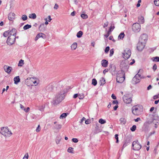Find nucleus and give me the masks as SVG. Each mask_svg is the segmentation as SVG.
<instances>
[{
    "label": "nucleus",
    "instance_id": "35",
    "mask_svg": "<svg viewBox=\"0 0 159 159\" xmlns=\"http://www.w3.org/2000/svg\"><path fill=\"white\" fill-rule=\"evenodd\" d=\"M125 36V34L124 33H121L118 36V39H123Z\"/></svg>",
    "mask_w": 159,
    "mask_h": 159
},
{
    "label": "nucleus",
    "instance_id": "30",
    "mask_svg": "<svg viewBox=\"0 0 159 159\" xmlns=\"http://www.w3.org/2000/svg\"><path fill=\"white\" fill-rule=\"evenodd\" d=\"M101 85H103L106 83L105 80L104 78L102 77L100 79Z\"/></svg>",
    "mask_w": 159,
    "mask_h": 159
},
{
    "label": "nucleus",
    "instance_id": "60",
    "mask_svg": "<svg viewBox=\"0 0 159 159\" xmlns=\"http://www.w3.org/2000/svg\"><path fill=\"white\" fill-rule=\"evenodd\" d=\"M111 97L113 99H116V97L113 94H112Z\"/></svg>",
    "mask_w": 159,
    "mask_h": 159
},
{
    "label": "nucleus",
    "instance_id": "53",
    "mask_svg": "<svg viewBox=\"0 0 159 159\" xmlns=\"http://www.w3.org/2000/svg\"><path fill=\"white\" fill-rule=\"evenodd\" d=\"M118 134H116L115 135V138L116 139V143H118Z\"/></svg>",
    "mask_w": 159,
    "mask_h": 159
},
{
    "label": "nucleus",
    "instance_id": "48",
    "mask_svg": "<svg viewBox=\"0 0 159 159\" xmlns=\"http://www.w3.org/2000/svg\"><path fill=\"white\" fill-rule=\"evenodd\" d=\"M21 18L23 20H25L27 19V16L26 15H24L22 16Z\"/></svg>",
    "mask_w": 159,
    "mask_h": 159
},
{
    "label": "nucleus",
    "instance_id": "15",
    "mask_svg": "<svg viewBox=\"0 0 159 159\" xmlns=\"http://www.w3.org/2000/svg\"><path fill=\"white\" fill-rule=\"evenodd\" d=\"M40 37H41L42 38L44 39L46 38V35L44 34H43V33H39L35 37V41H37L39 38Z\"/></svg>",
    "mask_w": 159,
    "mask_h": 159
},
{
    "label": "nucleus",
    "instance_id": "50",
    "mask_svg": "<svg viewBox=\"0 0 159 159\" xmlns=\"http://www.w3.org/2000/svg\"><path fill=\"white\" fill-rule=\"evenodd\" d=\"M114 53V50L113 49H111L110 51V56L111 57L113 55Z\"/></svg>",
    "mask_w": 159,
    "mask_h": 159
},
{
    "label": "nucleus",
    "instance_id": "26",
    "mask_svg": "<svg viewBox=\"0 0 159 159\" xmlns=\"http://www.w3.org/2000/svg\"><path fill=\"white\" fill-rule=\"evenodd\" d=\"M29 18L32 19H35L36 18V15L35 13H32L30 14L29 15Z\"/></svg>",
    "mask_w": 159,
    "mask_h": 159
},
{
    "label": "nucleus",
    "instance_id": "52",
    "mask_svg": "<svg viewBox=\"0 0 159 159\" xmlns=\"http://www.w3.org/2000/svg\"><path fill=\"white\" fill-rule=\"evenodd\" d=\"M72 141L73 142L75 143H76L78 142V139L76 138H73L72 139Z\"/></svg>",
    "mask_w": 159,
    "mask_h": 159
},
{
    "label": "nucleus",
    "instance_id": "47",
    "mask_svg": "<svg viewBox=\"0 0 159 159\" xmlns=\"http://www.w3.org/2000/svg\"><path fill=\"white\" fill-rule=\"evenodd\" d=\"M154 2L156 6H159V0H154Z\"/></svg>",
    "mask_w": 159,
    "mask_h": 159
},
{
    "label": "nucleus",
    "instance_id": "7",
    "mask_svg": "<svg viewBox=\"0 0 159 159\" xmlns=\"http://www.w3.org/2000/svg\"><path fill=\"white\" fill-rule=\"evenodd\" d=\"M132 146L133 149L134 150H139L141 148V145L138 141H134L132 143Z\"/></svg>",
    "mask_w": 159,
    "mask_h": 159
},
{
    "label": "nucleus",
    "instance_id": "56",
    "mask_svg": "<svg viewBox=\"0 0 159 159\" xmlns=\"http://www.w3.org/2000/svg\"><path fill=\"white\" fill-rule=\"evenodd\" d=\"M157 69V66L156 64H155L153 67V69L154 71H155Z\"/></svg>",
    "mask_w": 159,
    "mask_h": 159
},
{
    "label": "nucleus",
    "instance_id": "9",
    "mask_svg": "<svg viewBox=\"0 0 159 159\" xmlns=\"http://www.w3.org/2000/svg\"><path fill=\"white\" fill-rule=\"evenodd\" d=\"M124 102L126 103H130L132 101V98L131 95L129 94H126L123 97Z\"/></svg>",
    "mask_w": 159,
    "mask_h": 159
},
{
    "label": "nucleus",
    "instance_id": "1",
    "mask_svg": "<svg viewBox=\"0 0 159 159\" xmlns=\"http://www.w3.org/2000/svg\"><path fill=\"white\" fill-rule=\"evenodd\" d=\"M64 92L63 91H61L57 93L52 102V104L56 105L60 103L64 98Z\"/></svg>",
    "mask_w": 159,
    "mask_h": 159
},
{
    "label": "nucleus",
    "instance_id": "27",
    "mask_svg": "<svg viewBox=\"0 0 159 159\" xmlns=\"http://www.w3.org/2000/svg\"><path fill=\"white\" fill-rule=\"evenodd\" d=\"M139 22L141 24H143L144 21V19L143 17L140 16L139 18Z\"/></svg>",
    "mask_w": 159,
    "mask_h": 159
},
{
    "label": "nucleus",
    "instance_id": "51",
    "mask_svg": "<svg viewBox=\"0 0 159 159\" xmlns=\"http://www.w3.org/2000/svg\"><path fill=\"white\" fill-rule=\"evenodd\" d=\"M109 50H110L109 47L108 46L107 47L105 48V52L106 53H107L109 52Z\"/></svg>",
    "mask_w": 159,
    "mask_h": 159
},
{
    "label": "nucleus",
    "instance_id": "12",
    "mask_svg": "<svg viewBox=\"0 0 159 159\" xmlns=\"http://www.w3.org/2000/svg\"><path fill=\"white\" fill-rule=\"evenodd\" d=\"M145 44L139 42L137 44V48L139 51H142L144 48Z\"/></svg>",
    "mask_w": 159,
    "mask_h": 159
},
{
    "label": "nucleus",
    "instance_id": "25",
    "mask_svg": "<svg viewBox=\"0 0 159 159\" xmlns=\"http://www.w3.org/2000/svg\"><path fill=\"white\" fill-rule=\"evenodd\" d=\"M61 139V138L60 136L58 135L57 136L56 139V142L57 144L59 143Z\"/></svg>",
    "mask_w": 159,
    "mask_h": 159
},
{
    "label": "nucleus",
    "instance_id": "23",
    "mask_svg": "<svg viewBox=\"0 0 159 159\" xmlns=\"http://www.w3.org/2000/svg\"><path fill=\"white\" fill-rule=\"evenodd\" d=\"M119 120L121 124L125 125L126 122V120L124 117L121 118Z\"/></svg>",
    "mask_w": 159,
    "mask_h": 159
},
{
    "label": "nucleus",
    "instance_id": "6",
    "mask_svg": "<svg viewBox=\"0 0 159 159\" xmlns=\"http://www.w3.org/2000/svg\"><path fill=\"white\" fill-rule=\"evenodd\" d=\"M131 54L130 50L129 49L126 48L124 52L122 53V56L124 59H127L130 57Z\"/></svg>",
    "mask_w": 159,
    "mask_h": 159
},
{
    "label": "nucleus",
    "instance_id": "13",
    "mask_svg": "<svg viewBox=\"0 0 159 159\" xmlns=\"http://www.w3.org/2000/svg\"><path fill=\"white\" fill-rule=\"evenodd\" d=\"M16 31V30L14 29H12L11 30H8L6 31H5L3 34V36L6 37L7 36H9V35H11V33H13L14 32H15Z\"/></svg>",
    "mask_w": 159,
    "mask_h": 159
},
{
    "label": "nucleus",
    "instance_id": "46",
    "mask_svg": "<svg viewBox=\"0 0 159 159\" xmlns=\"http://www.w3.org/2000/svg\"><path fill=\"white\" fill-rule=\"evenodd\" d=\"M136 129V126L135 125H133L132 127L130 128V130L133 132Z\"/></svg>",
    "mask_w": 159,
    "mask_h": 159
},
{
    "label": "nucleus",
    "instance_id": "59",
    "mask_svg": "<svg viewBox=\"0 0 159 159\" xmlns=\"http://www.w3.org/2000/svg\"><path fill=\"white\" fill-rule=\"evenodd\" d=\"M48 21L49 22H50L52 20V19L51 18V17L50 16H48Z\"/></svg>",
    "mask_w": 159,
    "mask_h": 159
},
{
    "label": "nucleus",
    "instance_id": "18",
    "mask_svg": "<svg viewBox=\"0 0 159 159\" xmlns=\"http://www.w3.org/2000/svg\"><path fill=\"white\" fill-rule=\"evenodd\" d=\"M15 14L12 12L10 13L8 16V18L10 20H12L13 19L15 18Z\"/></svg>",
    "mask_w": 159,
    "mask_h": 159
},
{
    "label": "nucleus",
    "instance_id": "21",
    "mask_svg": "<svg viewBox=\"0 0 159 159\" xmlns=\"http://www.w3.org/2000/svg\"><path fill=\"white\" fill-rule=\"evenodd\" d=\"M14 84H17L18 83L20 82V79L19 76H16L14 77Z\"/></svg>",
    "mask_w": 159,
    "mask_h": 159
},
{
    "label": "nucleus",
    "instance_id": "4",
    "mask_svg": "<svg viewBox=\"0 0 159 159\" xmlns=\"http://www.w3.org/2000/svg\"><path fill=\"white\" fill-rule=\"evenodd\" d=\"M16 36V31L15 32H14L13 33H11V35H9L7 41L8 45H11L14 43L15 40Z\"/></svg>",
    "mask_w": 159,
    "mask_h": 159
},
{
    "label": "nucleus",
    "instance_id": "43",
    "mask_svg": "<svg viewBox=\"0 0 159 159\" xmlns=\"http://www.w3.org/2000/svg\"><path fill=\"white\" fill-rule=\"evenodd\" d=\"M115 28L114 24H111V25L110 26L109 29V31H111L112 30H113Z\"/></svg>",
    "mask_w": 159,
    "mask_h": 159
},
{
    "label": "nucleus",
    "instance_id": "58",
    "mask_svg": "<svg viewBox=\"0 0 159 159\" xmlns=\"http://www.w3.org/2000/svg\"><path fill=\"white\" fill-rule=\"evenodd\" d=\"M85 119V118L84 117H83L82 119L81 120H80V124H82L84 120Z\"/></svg>",
    "mask_w": 159,
    "mask_h": 159
},
{
    "label": "nucleus",
    "instance_id": "55",
    "mask_svg": "<svg viewBox=\"0 0 159 159\" xmlns=\"http://www.w3.org/2000/svg\"><path fill=\"white\" fill-rule=\"evenodd\" d=\"M108 25V22H107L106 23H104V25L103 26V27L104 28H105L106 27H107Z\"/></svg>",
    "mask_w": 159,
    "mask_h": 159
},
{
    "label": "nucleus",
    "instance_id": "32",
    "mask_svg": "<svg viewBox=\"0 0 159 159\" xmlns=\"http://www.w3.org/2000/svg\"><path fill=\"white\" fill-rule=\"evenodd\" d=\"M44 24H41L39 28V30L40 31H42L43 30H45L44 28Z\"/></svg>",
    "mask_w": 159,
    "mask_h": 159
},
{
    "label": "nucleus",
    "instance_id": "8",
    "mask_svg": "<svg viewBox=\"0 0 159 159\" xmlns=\"http://www.w3.org/2000/svg\"><path fill=\"white\" fill-rule=\"evenodd\" d=\"M140 25L138 23L134 24L132 25V29L135 32H139L141 29Z\"/></svg>",
    "mask_w": 159,
    "mask_h": 159
},
{
    "label": "nucleus",
    "instance_id": "33",
    "mask_svg": "<svg viewBox=\"0 0 159 159\" xmlns=\"http://www.w3.org/2000/svg\"><path fill=\"white\" fill-rule=\"evenodd\" d=\"M24 60L21 59L19 61V63L18 64V66H22L24 65Z\"/></svg>",
    "mask_w": 159,
    "mask_h": 159
},
{
    "label": "nucleus",
    "instance_id": "34",
    "mask_svg": "<svg viewBox=\"0 0 159 159\" xmlns=\"http://www.w3.org/2000/svg\"><path fill=\"white\" fill-rule=\"evenodd\" d=\"M152 60L154 61L158 62L159 61V57H156L152 58Z\"/></svg>",
    "mask_w": 159,
    "mask_h": 159
},
{
    "label": "nucleus",
    "instance_id": "19",
    "mask_svg": "<svg viewBox=\"0 0 159 159\" xmlns=\"http://www.w3.org/2000/svg\"><path fill=\"white\" fill-rule=\"evenodd\" d=\"M102 65L105 67H106L107 66L108 64V61L106 60H103L102 61Z\"/></svg>",
    "mask_w": 159,
    "mask_h": 159
},
{
    "label": "nucleus",
    "instance_id": "54",
    "mask_svg": "<svg viewBox=\"0 0 159 159\" xmlns=\"http://www.w3.org/2000/svg\"><path fill=\"white\" fill-rule=\"evenodd\" d=\"M58 5L57 4H55L54 7V9L55 10L57 9L58 8Z\"/></svg>",
    "mask_w": 159,
    "mask_h": 159
},
{
    "label": "nucleus",
    "instance_id": "2",
    "mask_svg": "<svg viewBox=\"0 0 159 159\" xmlns=\"http://www.w3.org/2000/svg\"><path fill=\"white\" fill-rule=\"evenodd\" d=\"M132 112L135 116H139L141 114L143 111V107L140 105H136L132 108Z\"/></svg>",
    "mask_w": 159,
    "mask_h": 159
},
{
    "label": "nucleus",
    "instance_id": "42",
    "mask_svg": "<svg viewBox=\"0 0 159 159\" xmlns=\"http://www.w3.org/2000/svg\"><path fill=\"white\" fill-rule=\"evenodd\" d=\"M73 148L71 147H69L67 149V152L72 153H74L73 152Z\"/></svg>",
    "mask_w": 159,
    "mask_h": 159
},
{
    "label": "nucleus",
    "instance_id": "49",
    "mask_svg": "<svg viewBox=\"0 0 159 159\" xmlns=\"http://www.w3.org/2000/svg\"><path fill=\"white\" fill-rule=\"evenodd\" d=\"M41 130V127L39 125L37 128L36 131L37 132H39Z\"/></svg>",
    "mask_w": 159,
    "mask_h": 159
},
{
    "label": "nucleus",
    "instance_id": "36",
    "mask_svg": "<svg viewBox=\"0 0 159 159\" xmlns=\"http://www.w3.org/2000/svg\"><path fill=\"white\" fill-rule=\"evenodd\" d=\"M45 106L44 105H42L39 107V110L41 111H43L44 110Z\"/></svg>",
    "mask_w": 159,
    "mask_h": 159
},
{
    "label": "nucleus",
    "instance_id": "22",
    "mask_svg": "<svg viewBox=\"0 0 159 159\" xmlns=\"http://www.w3.org/2000/svg\"><path fill=\"white\" fill-rule=\"evenodd\" d=\"M152 123L155 125V128H157V126L159 125V120H152Z\"/></svg>",
    "mask_w": 159,
    "mask_h": 159
},
{
    "label": "nucleus",
    "instance_id": "44",
    "mask_svg": "<svg viewBox=\"0 0 159 159\" xmlns=\"http://www.w3.org/2000/svg\"><path fill=\"white\" fill-rule=\"evenodd\" d=\"M29 157V156L28 153L27 152L26 153H25L22 159H28Z\"/></svg>",
    "mask_w": 159,
    "mask_h": 159
},
{
    "label": "nucleus",
    "instance_id": "64",
    "mask_svg": "<svg viewBox=\"0 0 159 159\" xmlns=\"http://www.w3.org/2000/svg\"><path fill=\"white\" fill-rule=\"evenodd\" d=\"M117 103H118V102L116 100L113 101L112 102L113 104H115Z\"/></svg>",
    "mask_w": 159,
    "mask_h": 159
},
{
    "label": "nucleus",
    "instance_id": "40",
    "mask_svg": "<svg viewBox=\"0 0 159 159\" xmlns=\"http://www.w3.org/2000/svg\"><path fill=\"white\" fill-rule=\"evenodd\" d=\"M67 116V114L66 113H62L60 117V119H63V118H66Z\"/></svg>",
    "mask_w": 159,
    "mask_h": 159
},
{
    "label": "nucleus",
    "instance_id": "31",
    "mask_svg": "<svg viewBox=\"0 0 159 159\" xmlns=\"http://www.w3.org/2000/svg\"><path fill=\"white\" fill-rule=\"evenodd\" d=\"M31 27V25L27 24L24 26L23 29L25 30H26L30 28Z\"/></svg>",
    "mask_w": 159,
    "mask_h": 159
},
{
    "label": "nucleus",
    "instance_id": "3",
    "mask_svg": "<svg viewBox=\"0 0 159 159\" xmlns=\"http://www.w3.org/2000/svg\"><path fill=\"white\" fill-rule=\"evenodd\" d=\"M124 72L123 71H119L117 74L116 81L119 83H122L125 80Z\"/></svg>",
    "mask_w": 159,
    "mask_h": 159
},
{
    "label": "nucleus",
    "instance_id": "24",
    "mask_svg": "<svg viewBox=\"0 0 159 159\" xmlns=\"http://www.w3.org/2000/svg\"><path fill=\"white\" fill-rule=\"evenodd\" d=\"M30 82L33 83V84L32 85L34 84L35 86H36L38 84V83H37L36 80H34L33 78H30Z\"/></svg>",
    "mask_w": 159,
    "mask_h": 159
},
{
    "label": "nucleus",
    "instance_id": "20",
    "mask_svg": "<svg viewBox=\"0 0 159 159\" xmlns=\"http://www.w3.org/2000/svg\"><path fill=\"white\" fill-rule=\"evenodd\" d=\"M77 47V43L75 42L71 46V49L72 50H74L76 49Z\"/></svg>",
    "mask_w": 159,
    "mask_h": 159
},
{
    "label": "nucleus",
    "instance_id": "63",
    "mask_svg": "<svg viewBox=\"0 0 159 159\" xmlns=\"http://www.w3.org/2000/svg\"><path fill=\"white\" fill-rule=\"evenodd\" d=\"M134 120L135 122H138L140 120V119L139 118H137V119H135Z\"/></svg>",
    "mask_w": 159,
    "mask_h": 159
},
{
    "label": "nucleus",
    "instance_id": "14",
    "mask_svg": "<svg viewBox=\"0 0 159 159\" xmlns=\"http://www.w3.org/2000/svg\"><path fill=\"white\" fill-rule=\"evenodd\" d=\"M120 67L121 68V70L124 72L125 70H127L128 69V66L126 63L123 61L121 62L120 64Z\"/></svg>",
    "mask_w": 159,
    "mask_h": 159
},
{
    "label": "nucleus",
    "instance_id": "39",
    "mask_svg": "<svg viewBox=\"0 0 159 159\" xmlns=\"http://www.w3.org/2000/svg\"><path fill=\"white\" fill-rule=\"evenodd\" d=\"M99 122L101 124H104L106 123V121L102 119H100L99 120Z\"/></svg>",
    "mask_w": 159,
    "mask_h": 159
},
{
    "label": "nucleus",
    "instance_id": "45",
    "mask_svg": "<svg viewBox=\"0 0 159 159\" xmlns=\"http://www.w3.org/2000/svg\"><path fill=\"white\" fill-rule=\"evenodd\" d=\"M97 84V81L95 79H93L92 81V84L94 86L96 85Z\"/></svg>",
    "mask_w": 159,
    "mask_h": 159
},
{
    "label": "nucleus",
    "instance_id": "62",
    "mask_svg": "<svg viewBox=\"0 0 159 159\" xmlns=\"http://www.w3.org/2000/svg\"><path fill=\"white\" fill-rule=\"evenodd\" d=\"M158 95H155L153 96V98L154 99H156L158 98Z\"/></svg>",
    "mask_w": 159,
    "mask_h": 159
},
{
    "label": "nucleus",
    "instance_id": "28",
    "mask_svg": "<svg viewBox=\"0 0 159 159\" xmlns=\"http://www.w3.org/2000/svg\"><path fill=\"white\" fill-rule=\"evenodd\" d=\"M61 127L62 125L61 124H58L54 127V128L56 129L59 130L61 128Z\"/></svg>",
    "mask_w": 159,
    "mask_h": 159
},
{
    "label": "nucleus",
    "instance_id": "41",
    "mask_svg": "<svg viewBox=\"0 0 159 159\" xmlns=\"http://www.w3.org/2000/svg\"><path fill=\"white\" fill-rule=\"evenodd\" d=\"M81 17L84 19H86L88 18V16L86 14H83L81 15Z\"/></svg>",
    "mask_w": 159,
    "mask_h": 159
},
{
    "label": "nucleus",
    "instance_id": "11",
    "mask_svg": "<svg viewBox=\"0 0 159 159\" xmlns=\"http://www.w3.org/2000/svg\"><path fill=\"white\" fill-rule=\"evenodd\" d=\"M140 75L136 74L133 78L132 80V83L134 84H136L139 83L140 81Z\"/></svg>",
    "mask_w": 159,
    "mask_h": 159
},
{
    "label": "nucleus",
    "instance_id": "38",
    "mask_svg": "<svg viewBox=\"0 0 159 159\" xmlns=\"http://www.w3.org/2000/svg\"><path fill=\"white\" fill-rule=\"evenodd\" d=\"M78 97L80 99H82L84 97V94L83 93L79 94Z\"/></svg>",
    "mask_w": 159,
    "mask_h": 159
},
{
    "label": "nucleus",
    "instance_id": "37",
    "mask_svg": "<svg viewBox=\"0 0 159 159\" xmlns=\"http://www.w3.org/2000/svg\"><path fill=\"white\" fill-rule=\"evenodd\" d=\"M159 120V117L157 114H155L153 116L152 120Z\"/></svg>",
    "mask_w": 159,
    "mask_h": 159
},
{
    "label": "nucleus",
    "instance_id": "57",
    "mask_svg": "<svg viewBox=\"0 0 159 159\" xmlns=\"http://www.w3.org/2000/svg\"><path fill=\"white\" fill-rule=\"evenodd\" d=\"M79 96V94H78V93H76V94H75L74 96H73V98H76L78 97Z\"/></svg>",
    "mask_w": 159,
    "mask_h": 159
},
{
    "label": "nucleus",
    "instance_id": "16",
    "mask_svg": "<svg viewBox=\"0 0 159 159\" xmlns=\"http://www.w3.org/2000/svg\"><path fill=\"white\" fill-rule=\"evenodd\" d=\"M4 69L5 71L8 74L11 72L12 69L11 67L7 66H5L4 67Z\"/></svg>",
    "mask_w": 159,
    "mask_h": 159
},
{
    "label": "nucleus",
    "instance_id": "29",
    "mask_svg": "<svg viewBox=\"0 0 159 159\" xmlns=\"http://www.w3.org/2000/svg\"><path fill=\"white\" fill-rule=\"evenodd\" d=\"M83 34V33L82 31H79L77 34L76 36L78 38L81 37Z\"/></svg>",
    "mask_w": 159,
    "mask_h": 159
},
{
    "label": "nucleus",
    "instance_id": "17",
    "mask_svg": "<svg viewBox=\"0 0 159 159\" xmlns=\"http://www.w3.org/2000/svg\"><path fill=\"white\" fill-rule=\"evenodd\" d=\"M20 108L22 110L24 111L26 113L28 112L30 110V108L29 107H27L26 109L25 107L21 104H20Z\"/></svg>",
    "mask_w": 159,
    "mask_h": 159
},
{
    "label": "nucleus",
    "instance_id": "61",
    "mask_svg": "<svg viewBox=\"0 0 159 159\" xmlns=\"http://www.w3.org/2000/svg\"><path fill=\"white\" fill-rule=\"evenodd\" d=\"M109 39L110 40H112L114 42L115 41V40H114V39H113L112 37L110 36L109 37Z\"/></svg>",
    "mask_w": 159,
    "mask_h": 159
},
{
    "label": "nucleus",
    "instance_id": "5",
    "mask_svg": "<svg viewBox=\"0 0 159 159\" xmlns=\"http://www.w3.org/2000/svg\"><path fill=\"white\" fill-rule=\"evenodd\" d=\"M1 133L6 137H10L12 134L11 131L9 130L7 127L2 128Z\"/></svg>",
    "mask_w": 159,
    "mask_h": 159
},
{
    "label": "nucleus",
    "instance_id": "10",
    "mask_svg": "<svg viewBox=\"0 0 159 159\" xmlns=\"http://www.w3.org/2000/svg\"><path fill=\"white\" fill-rule=\"evenodd\" d=\"M148 35L146 34H143L140 36L139 38V42L146 44L148 40Z\"/></svg>",
    "mask_w": 159,
    "mask_h": 159
}]
</instances>
